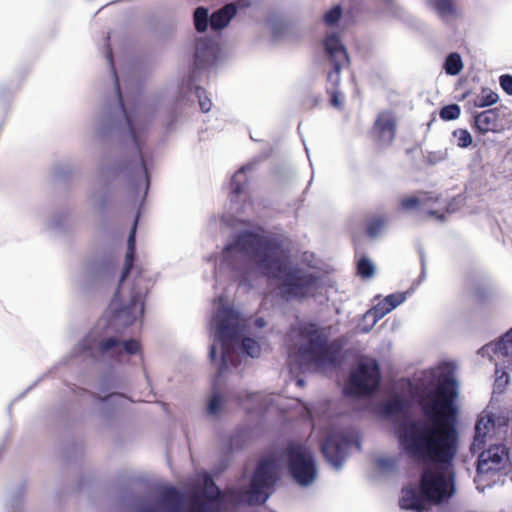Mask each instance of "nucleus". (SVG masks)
I'll use <instances>...</instances> for the list:
<instances>
[{"mask_svg": "<svg viewBox=\"0 0 512 512\" xmlns=\"http://www.w3.org/2000/svg\"><path fill=\"white\" fill-rule=\"evenodd\" d=\"M218 48L209 38H200L196 44L195 59L200 62L205 57H211L213 61L216 58Z\"/></svg>", "mask_w": 512, "mask_h": 512, "instance_id": "nucleus-21", "label": "nucleus"}, {"mask_svg": "<svg viewBox=\"0 0 512 512\" xmlns=\"http://www.w3.org/2000/svg\"><path fill=\"white\" fill-rule=\"evenodd\" d=\"M251 0H226V26L229 21L241 10L249 7Z\"/></svg>", "mask_w": 512, "mask_h": 512, "instance_id": "nucleus-25", "label": "nucleus"}, {"mask_svg": "<svg viewBox=\"0 0 512 512\" xmlns=\"http://www.w3.org/2000/svg\"><path fill=\"white\" fill-rule=\"evenodd\" d=\"M398 467V459L395 456H379L375 460V469L381 474L394 472Z\"/></svg>", "mask_w": 512, "mask_h": 512, "instance_id": "nucleus-22", "label": "nucleus"}, {"mask_svg": "<svg viewBox=\"0 0 512 512\" xmlns=\"http://www.w3.org/2000/svg\"><path fill=\"white\" fill-rule=\"evenodd\" d=\"M195 493L202 494V495H204L205 498H208L214 502L219 497L222 496L221 491L219 490V488L217 487V485L214 483L213 479L209 475H206L204 477L203 488L195 491Z\"/></svg>", "mask_w": 512, "mask_h": 512, "instance_id": "nucleus-23", "label": "nucleus"}, {"mask_svg": "<svg viewBox=\"0 0 512 512\" xmlns=\"http://www.w3.org/2000/svg\"><path fill=\"white\" fill-rule=\"evenodd\" d=\"M507 456V450L503 445H491L479 455L477 470L479 473H487L502 463Z\"/></svg>", "mask_w": 512, "mask_h": 512, "instance_id": "nucleus-16", "label": "nucleus"}, {"mask_svg": "<svg viewBox=\"0 0 512 512\" xmlns=\"http://www.w3.org/2000/svg\"><path fill=\"white\" fill-rule=\"evenodd\" d=\"M121 344V341L115 337H109L102 339L98 344V349L102 353H106L112 349H115Z\"/></svg>", "mask_w": 512, "mask_h": 512, "instance_id": "nucleus-36", "label": "nucleus"}, {"mask_svg": "<svg viewBox=\"0 0 512 512\" xmlns=\"http://www.w3.org/2000/svg\"><path fill=\"white\" fill-rule=\"evenodd\" d=\"M462 197L454 198L449 204L446 200L440 199L430 193H419L404 197L401 200V207L406 211H422L438 220L444 219V212H454L462 204Z\"/></svg>", "mask_w": 512, "mask_h": 512, "instance_id": "nucleus-9", "label": "nucleus"}, {"mask_svg": "<svg viewBox=\"0 0 512 512\" xmlns=\"http://www.w3.org/2000/svg\"><path fill=\"white\" fill-rule=\"evenodd\" d=\"M284 457L292 480L301 487H309L318 477V468L309 448L300 444H290Z\"/></svg>", "mask_w": 512, "mask_h": 512, "instance_id": "nucleus-7", "label": "nucleus"}, {"mask_svg": "<svg viewBox=\"0 0 512 512\" xmlns=\"http://www.w3.org/2000/svg\"><path fill=\"white\" fill-rule=\"evenodd\" d=\"M408 293L409 292L390 294L386 296L383 300L386 302L389 309L392 311L406 300Z\"/></svg>", "mask_w": 512, "mask_h": 512, "instance_id": "nucleus-31", "label": "nucleus"}, {"mask_svg": "<svg viewBox=\"0 0 512 512\" xmlns=\"http://www.w3.org/2000/svg\"><path fill=\"white\" fill-rule=\"evenodd\" d=\"M324 48L333 69L328 73L327 79L334 89L340 82V70L348 63V55L341 43L338 34L331 33L324 39Z\"/></svg>", "mask_w": 512, "mask_h": 512, "instance_id": "nucleus-13", "label": "nucleus"}, {"mask_svg": "<svg viewBox=\"0 0 512 512\" xmlns=\"http://www.w3.org/2000/svg\"><path fill=\"white\" fill-rule=\"evenodd\" d=\"M114 396L119 397V396H121V395H120V394H110L107 398H112V397H114Z\"/></svg>", "mask_w": 512, "mask_h": 512, "instance_id": "nucleus-52", "label": "nucleus"}, {"mask_svg": "<svg viewBox=\"0 0 512 512\" xmlns=\"http://www.w3.org/2000/svg\"><path fill=\"white\" fill-rule=\"evenodd\" d=\"M389 312H391V310L389 309L386 302L384 300L380 301L377 305H375L364 314V321L371 320V322L368 327H363L362 331L364 333L369 332L376 325V323Z\"/></svg>", "mask_w": 512, "mask_h": 512, "instance_id": "nucleus-18", "label": "nucleus"}, {"mask_svg": "<svg viewBox=\"0 0 512 512\" xmlns=\"http://www.w3.org/2000/svg\"><path fill=\"white\" fill-rule=\"evenodd\" d=\"M502 89L509 95H512V76L502 75L499 79Z\"/></svg>", "mask_w": 512, "mask_h": 512, "instance_id": "nucleus-42", "label": "nucleus"}, {"mask_svg": "<svg viewBox=\"0 0 512 512\" xmlns=\"http://www.w3.org/2000/svg\"><path fill=\"white\" fill-rule=\"evenodd\" d=\"M217 261L221 264L224 261V256H219Z\"/></svg>", "mask_w": 512, "mask_h": 512, "instance_id": "nucleus-51", "label": "nucleus"}, {"mask_svg": "<svg viewBox=\"0 0 512 512\" xmlns=\"http://www.w3.org/2000/svg\"><path fill=\"white\" fill-rule=\"evenodd\" d=\"M453 138L460 148H467L472 143V136L466 129L455 130L453 132Z\"/></svg>", "mask_w": 512, "mask_h": 512, "instance_id": "nucleus-29", "label": "nucleus"}, {"mask_svg": "<svg viewBox=\"0 0 512 512\" xmlns=\"http://www.w3.org/2000/svg\"><path fill=\"white\" fill-rule=\"evenodd\" d=\"M279 471L280 464L274 455L261 458L250 476L248 485L238 489L226 488V506L228 503L264 504L274 491Z\"/></svg>", "mask_w": 512, "mask_h": 512, "instance_id": "nucleus-4", "label": "nucleus"}, {"mask_svg": "<svg viewBox=\"0 0 512 512\" xmlns=\"http://www.w3.org/2000/svg\"><path fill=\"white\" fill-rule=\"evenodd\" d=\"M249 401L252 402V404L259 405L260 407L265 406L268 407L270 403L265 402L264 404V396L258 393L251 394L248 396Z\"/></svg>", "mask_w": 512, "mask_h": 512, "instance_id": "nucleus-43", "label": "nucleus"}, {"mask_svg": "<svg viewBox=\"0 0 512 512\" xmlns=\"http://www.w3.org/2000/svg\"><path fill=\"white\" fill-rule=\"evenodd\" d=\"M379 379L377 362L371 358L361 359L350 375L345 393L351 396L370 394L377 388Z\"/></svg>", "mask_w": 512, "mask_h": 512, "instance_id": "nucleus-10", "label": "nucleus"}, {"mask_svg": "<svg viewBox=\"0 0 512 512\" xmlns=\"http://www.w3.org/2000/svg\"><path fill=\"white\" fill-rule=\"evenodd\" d=\"M161 501L167 505L172 512L181 511L182 494L174 487H167L161 492Z\"/></svg>", "mask_w": 512, "mask_h": 512, "instance_id": "nucleus-20", "label": "nucleus"}, {"mask_svg": "<svg viewBox=\"0 0 512 512\" xmlns=\"http://www.w3.org/2000/svg\"><path fill=\"white\" fill-rule=\"evenodd\" d=\"M342 14L340 6L336 5L327 11L324 15L325 24L332 26L338 22Z\"/></svg>", "mask_w": 512, "mask_h": 512, "instance_id": "nucleus-35", "label": "nucleus"}, {"mask_svg": "<svg viewBox=\"0 0 512 512\" xmlns=\"http://www.w3.org/2000/svg\"><path fill=\"white\" fill-rule=\"evenodd\" d=\"M447 150L438 151V152H430L427 156V160L431 164H435L441 161H444L447 158Z\"/></svg>", "mask_w": 512, "mask_h": 512, "instance_id": "nucleus-41", "label": "nucleus"}, {"mask_svg": "<svg viewBox=\"0 0 512 512\" xmlns=\"http://www.w3.org/2000/svg\"><path fill=\"white\" fill-rule=\"evenodd\" d=\"M328 91L331 94V104L334 107L340 108L344 101L343 94L340 91L332 89V88H329Z\"/></svg>", "mask_w": 512, "mask_h": 512, "instance_id": "nucleus-40", "label": "nucleus"}, {"mask_svg": "<svg viewBox=\"0 0 512 512\" xmlns=\"http://www.w3.org/2000/svg\"><path fill=\"white\" fill-rule=\"evenodd\" d=\"M254 324L258 327V328H262L266 325V322L264 321V319L262 318H259L257 320L254 321Z\"/></svg>", "mask_w": 512, "mask_h": 512, "instance_id": "nucleus-46", "label": "nucleus"}, {"mask_svg": "<svg viewBox=\"0 0 512 512\" xmlns=\"http://www.w3.org/2000/svg\"><path fill=\"white\" fill-rule=\"evenodd\" d=\"M429 5L445 21H450L459 15V10L453 0H430Z\"/></svg>", "mask_w": 512, "mask_h": 512, "instance_id": "nucleus-17", "label": "nucleus"}, {"mask_svg": "<svg viewBox=\"0 0 512 512\" xmlns=\"http://www.w3.org/2000/svg\"><path fill=\"white\" fill-rule=\"evenodd\" d=\"M396 119L393 113L385 111L378 115L374 124V135L378 143L388 146L395 136Z\"/></svg>", "mask_w": 512, "mask_h": 512, "instance_id": "nucleus-15", "label": "nucleus"}, {"mask_svg": "<svg viewBox=\"0 0 512 512\" xmlns=\"http://www.w3.org/2000/svg\"><path fill=\"white\" fill-rule=\"evenodd\" d=\"M332 335V327H319L313 323L297 322L292 326L289 340L292 348L291 361L298 362L303 370L322 369L335 360L329 351L327 341Z\"/></svg>", "mask_w": 512, "mask_h": 512, "instance_id": "nucleus-3", "label": "nucleus"}, {"mask_svg": "<svg viewBox=\"0 0 512 512\" xmlns=\"http://www.w3.org/2000/svg\"><path fill=\"white\" fill-rule=\"evenodd\" d=\"M135 231H136V223L134 224V227L131 230V232L129 234V237H128V242H127V249L128 250H136V247H135V244H136Z\"/></svg>", "mask_w": 512, "mask_h": 512, "instance_id": "nucleus-45", "label": "nucleus"}, {"mask_svg": "<svg viewBox=\"0 0 512 512\" xmlns=\"http://www.w3.org/2000/svg\"><path fill=\"white\" fill-rule=\"evenodd\" d=\"M475 127L480 133L494 131L497 127V115L493 110H486L475 117Z\"/></svg>", "mask_w": 512, "mask_h": 512, "instance_id": "nucleus-19", "label": "nucleus"}, {"mask_svg": "<svg viewBox=\"0 0 512 512\" xmlns=\"http://www.w3.org/2000/svg\"><path fill=\"white\" fill-rule=\"evenodd\" d=\"M460 113H461L460 107L457 104H451V105L444 106L440 110L439 115L443 120L449 121V120L458 119L460 116Z\"/></svg>", "mask_w": 512, "mask_h": 512, "instance_id": "nucleus-30", "label": "nucleus"}, {"mask_svg": "<svg viewBox=\"0 0 512 512\" xmlns=\"http://www.w3.org/2000/svg\"><path fill=\"white\" fill-rule=\"evenodd\" d=\"M298 385H302V381L301 380H298Z\"/></svg>", "mask_w": 512, "mask_h": 512, "instance_id": "nucleus-58", "label": "nucleus"}, {"mask_svg": "<svg viewBox=\"0 0 512 512\" xmlns=\"http://www.w3.org/2000/svg\"><path fill=\"white\" fill-rule=\"evenodd\" d=\"M109 58H110L111 64L113 65V58H112V54L111 53L109 54Z\"/></svg>", "mask_w": 512, "mask_h": 512, "instance_id": "nucleus-55", "label": "nucleus"}, {"mask_svg": "<svg viewBox=\"0 0 512 512\" xmlns=\"http://www.w3.org/2000/svg\"><path fill=\"white\" fill-rule=\"evenodd\" d=\"M196 95L199 100L200 109L203 112L210 111L212 107L211 100L205 95V90H203L201 87H196Z\"/></svg>", "mask_w": 512, "mask_h": 512, "instance_id": "nucleus-38", "label": "nucleus"}, {"mask_svg": "<svg viewBox=\"0 0 512 512\" xmlns=\"http://www.w3.org/2000/svg\"><path fill=\"white\" fill-rule=\"evenodd\" d=\"M117 95H118V100H119V104L122 108V111L125 115V119H126V122H127V125H128V128H129V131H130V134L139 150V154H140V158H141V163H142V166L143 168L145 169V163H144V159L142 157V154H141V148H140V145L138 143V137H137V134H136V130H135V125H134V122H133V119L131 117V115H129L125 109V106H124V103H123V99H122V94H121V90L119 88V86L117 85Z\"/></svg>", "mask_w": 512, "mask_h": 512, "instance_id": "nucleus-24", "label": "nucleus"}, {"mask_svg": "<svg viewBox=\"0 0 512 512\" xmlns=\"http://www.w3.org/2000/svg\"><path fill=\"white\" fill-rule=\"evenodd\" d=\"M268 27L270 29L272 37L275 40L280 39L282 37V35H283V32L286 29V25L283 22L277 21V20H273V19L268 21Z\"/></svg>", "mask_w": 512, "mask_h": 512, "instance_id": "nucleus-34", "label": "nucleus"}, {"mask_svg": "<svg viewBox=\"0 0 512 512\" xmlns=\"http://www.w3.org/2000/svg\"><path fill=\"white\" fill-rule=\"evenodd\" d=\"M219 218H220L221 221H224V216L223 215H221Z\"/></svg>", "mask_w": 512, "mask_h": 512, "instance_id": "nucleus-57", "label": "nucleus"}, {"mask_svg": "<svg viewBox=\"0 0 512 512\" xmlns=\"http://www.w3.org/2000/svg\"><path fill=\"white\" fill-rule=\"evenodd\" d=\"M387 225V219L384 216L373 217L367 226V232L371 237L379 236Z\"/></svg>", "mask_w": 512, "mask_h": 512, "instance_id": "nucleus-27", "label": "nucleus"}, {"mask_svg": "<svg viewBox=\"0 0 512 512\" xmlns=\"http://www.w3.org/2000/svg\"><path fill=\"white\" fill-rule=\"evenodd\" d=\"M370 322H371V320L364 321V319H363V320H362V323L359 325V328H358V329H359V331H360V332H362V333H364V332L362 331V328H363V327H368V326H369V324H370Z\"/></svg>", "mask_w": 512, "mask_h": 512, "instance_id": "nucleus-48", "label": "nucleus"}, {"mask_svg": "<svg viewBox=\"0 0 512 512\" xmlns=\"http://www.w3.org/2000/svg\"><path fill=\"white\" fill-rule=\"evenodd\" d=\"M353 445H356L353 433L346 430H333L323 442L322 452L327 461L339 469Z\"/></svg>", "mask_w": 512, "mask_h": 512, "instance_id": "nucleus-12", "label": "nucleus"}, {"mask_svg": "<svg viewBox=\"0 0 512 512\" xmlns=\"http://www.w3.org/2000/svg\"><path fill=\"white\" fill-rule=\"evenodd\" d=\"M424 278H425V266H424V264H422V273H421L420 281L424 280Z\"/></svg>", "mask_w": 512, "mask_h": 512, "instance_id": "nucleus-49", "label": "nucleus"}, {"mask_svg": "<svg viewBox=\"0 0 512 512\" xmlns=\"http://www.w3.org/2000/svg\"><path fill=\"white\" fill-rule=\"evenodd\" d=\"M242 176H243V172L242 171H239L238 173H236L235 176L232 179L233 184L236 185L238 179L241 178Z\"/></svg>", "mask_w": 512, "mask_h": 512, "instance_id": "nucleus-47", "label": "nucleus"}, {"mask_svg": "<svg viewBox=\"0 0 512 512\" xmlns=\"http://www.w3.org/2000/svg\"><path fill=\"white\" fill-rule=\"evenodd\" d=\"M235 190H236V192H237V193H240V192H241V188H240V187H238V186L235 188Z\"/></svg>", "mask_w": 512, "mask_h": 512, "instance_id": "nucleus-54", "label": "nucleus"}, {"mask_svg": "<svg viewBox=\"0 0 512 512\" xmlns=\"http://www.w3.org/2000/svg\"><path fill=\"white\" fill-rule=\"evenodd\" d=\"M508 421L505 413L494 406H488L480 415L475 425V436L471 445L472 452L481 451L488 440H491Z\"/></svg>", "mask_w": 512, "mask_h": 512, "instance_id": "nucleus-11", "label": "nucleus"}, {"mask_svg": "<svg viewBox=\"0 0 512 512\" xmlns=\"http://www.w3.org/2000/svg\"><path fill=\"white\" fill-rule=\"evenodd\" d=\"M193 22L196 31L199 33L207 31L209 26L215 32L221 31L224 29V7L219 8L209 16L208 9L199 6L193 13Z\"/></svg>", "mask_w": 512, "mask_h": 512, "instance_id": "nucleus-14", "label": "nucleus"}, {"mask_svg": "<svg viewBox=\"0 0 512 512\" xmlns=\"http://www.w3.org/2000/svg\"><path fill=\"white\" fill-rule=\"evenodd\" d=\"M444 69L449 75H458L463 69L461 56L458 53L449 54L445 60Z\"/></svg>", "mask_w": 512, "mask_h": 512, "instance_id": "nucleus-26", "label": "nucleus"}, {"mask_svg": "<svg viewBox=\"0 0 512 512\" xmlns=\"http://www.w3.org/2000/svg\"><path fill=\"white\" fill-rule=\"evenodd\" d=\"M498 100V95L492 91L483 90L481 96L478 98V106H490L496 103Z\"/></svg>", "mask_w": 512, "mask_h": 512, "instance_id": "nucleus-37", "label": "nucleus"}, {"mask_svg": "<svg viewBox=\"0 0 512 512\" xmlns=\"http://www.w3.org/2000/svg\"><path fill=\"white\" fill-rule=\"evenodd\" d=\"M134 260H135V250H128L127 249V252H126V255H125V263H124V267H123V270H122V275H121V278H120V282H123L127 277L128 275L130 274L132 268H133V265H134Z\"/></svg>", "mask_w": 512, "mask_h": 512, "instance_id": "nucleus-32", "label": "nucleus"}, {"mask_svg": "<svg viewBox=\"0 0 512 512\" xmlns=\"http://www.w3.org/2000/svg\"><path fill=\"white\" fill-rule=\"evenodd\" d=\"M455 362H441L422 371L414 379L415 394L424 412L423 419L408 418V402L393 395L381 406L385 417H396V433L400 448L418 463H433L423 469L419 486L402 489L400 507L427 512L431 505L447 504L456 494L452 459L456 453Z\"/></svg>", "mask_w": 512, "mask_h": 512, "instance_id": "nucleus-1", "label": "nucleus"}, {"mask_svg": "<svg viewBox=\"0 0 512 512\" xmlns=\"http://www.w3.org/2000/svg\"><path fill=\"white\" fill-rule=\"evenodd\" d=\"M112 70H114L115 86L117 87V83H118V86L120 87V85H119V80H118V77H117L116 72H115V67H112Z\"/></svg>", "mask_w": 512, "mask_h": 512, "instance_id": "nucleus-50", "label": "nucleus"}, {"mask_svg": "<svg viewBox=\"0 0 512 512\" xmlns=\"http://www.w3.org/2000/svg\"><path fill=\"white\" fill-rule=\"evenodd\" d=\"M134 260H135V250H128L127 249V252H126V255H125V263H124V267H123V270H122V275H121V278H120V282H123L127 277L128 275L130 274L132 268H133V265H134Z\"/></svg>", "mask_w": 512, "mask_h": 512, "instance_id": "nucleus-33", "label": "nucleus"}, {"mask_svg": "<svg viewBox=\"0 0 512 512\" xmlns=\"http://www.w3.org/2000/svg\"><path fill=\"white\" fill-rule=\"evenodd\" d=\"M303 408L305 410L306 416L309 417L310 419H314V417H318L321 415V413L319 412L318 408L315 405H304Z\"/></svg>", "mask_w": 512, "mask_h": 512, "instance_id": "nucleus-44", "label": "nucleus"}, {"mask_svg": "<svg viewBox=\"0 0 512 512\" xmlns=\"http://www.w3.org/2000/svg\"><path fill=\"white\" fill-rule=\"evenodd\" d=\"M478 354L495 366L494 391L501 392L510 379L512 370V328L499 340L483 346Z\"/></svg>", "mask_w": 512, "mask_h": 512, "instance_id": "nucleus-6", "label": "nucleus"}, {"mask_svg": "<svg viewBox=\"0 0 512 512\" xmlns=\"http://www.w3.org/2000/svg\"><path fill=\"white\" fill-rule=\"evenodd\" d=\"M251 320L242 317L238 311L226 306V354L233 342H241L242 349L252 358L261 352L260 344L253 338L246 337L245 331Z\"/></svg>", "mask_w": 512, "mask_h": 512, "instance_id": "nucleus-8", "label": "nucleus"}, {"mask_svg": "<svg viewBox=\"0 0 512 512\" xmlns=\"http://www.w3.org/2000/svg\"><path fill=\"white\" fill-rule=\"evenodd\" d=\"M406 384H407V386H408L409 388H411V387H412V384H411V383L407 382Z\"/></svg>", "mask_w": 512, "mask_h": 512, "instance_id": "nucleus-56", "label": "nucleus"}, {"mask_svg": "<svg viewBox=\"0 0 512 512\" xmlns=\"http://www.w3.org/2000/svg\"><path fill=\"white\" fill-rule=\"evenodd\" d=\"M234 245L245 252L276 286L277 294L285 300H301L315 296L322 282L318 275L294 267L278 245L267 237L243 231Z\"/></svg>", "mask_w": 512, "mask_h": 512, "instance_id": "nucleus-2", "label": "nucleus"}, {"mask_svg": "<svg viewBox=\"0 0 512 512\" xmlns=\"http://www.w3.org/2000/svg\"><path fill=\"white\" fill-rule=\"evenodd\" d=\"M216 311L209 324L210 335L213 342L209 350V363L215 371L211 379V396L207 404V413L216 415L224 403L222 378L224 373V295L220 294L214 299Z\"/></svg>", "mask_w": 512, "mask_h": 512, "instance_id": "nucleus-5", "label": "nucleus"}, {"mask_svg": "<svg viewBox=\"0 0 512 512\" xmlns=\"http://www.w3.org/2000/svg\"><path fill=\"white\" fill-rule=\"evenodd\" d=\"M375 265L366 257H362L357 264V270L361 277L371 278L375 273Z\"/></svg>", "mask_w": 512, "mask_h": 512, "instance_id": "nucleus-28", "label": "nucleus"}, {"mask_svg": "<svg viewBox=\"0 0 512 512\" xmlns=\"http://www.w3.org/2000/svg\"><path fill=\"white\" fill-rule=\"evenodd\" d=\"M124 351L127 354L134 355L140 352L141 346L138 340L129 339L123 342Z\"/></svg>", "mask_w": 512, "mask_h": 512, "instance_id": "nucleus-39", "label": "nucleus"}, {"mask_svg": "<svg viewBox=\"0 0 512 512\" xmlns=\"http://www.w3.org/2000/svg\"><path fill=\"white\" fill-rule=\"evenodd\" d=\"M142 512H153V510L150 508H147V509H144Z\"/></svg>", "mask_w": 512, "mask_h": 512, "instance_id": "nucleus-53", "label": "nucleus"}]
</instances>
